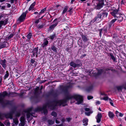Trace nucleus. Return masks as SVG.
Wrapping results in <instances>:
<instances>
[{"instance_id":"f257e3e1","label":"nucleus","mask_w":126,"mask_h":126,"mask_svg":"<svg viewBox=\"0 0 126 126\" xmlns=\"http://www.w3.org/2000/svg\"><path fill=\"white\" fill-rule=\"evenodd\" d=\"M71 87L70 85L67 86L63 87L62 88V91L65 94V99L62 100H56L52 102H48L44 105L42 108L38 107L35 109L34 112L32 113V111L33 110L32 108H30L27 110L25 111L27 113V118H29L31 115L34 116L33 114L35 112L41 111H43L44 114H46L47 113V111L46 109L47 108L51 110H54L55 109L56 107L58 106L62 105L64 106L66 105L67 100L69 99L74 98L77 102L76 104H78V94L74 95H71L68 91L69 88Z\"/></svg>"},{"instance_id":"f03ea898","label":"nucleus","mask_w":126,"mask_h":126,"mask_svg":"<svg viewBox=\"0 0 126 126\" xmlns=\"http://www.w3.org/2000/svg\"><path fill=\"white\" fill-rule=\"evenodd\" d=\"M16 110V109H12L9 113L7 114L0 113V119H2L4 117H5L6 118H9L12 119L13 117V115ZM0 126H5L3 123L0 122Z\"/></svg>"},{"instance_id":"7ed1b4c3","label":"nucleus","mask_w":126,"mask_h":126,"mask_svg":"<svg viewBox=\"0 0 126 126\" xmlns=\"http://www.w3.org/2000/svg\"><path fill=\"white\" fill-rule=\"evenodd\" d=\"M8 94L6 91L3 92L2 93H0V104L2 105H4V97L6 96H7Z\"/></svg>"},{"instance_id":"20e7f679","label":"nucleus","mask_w":126,"mask_h":126,"mask_svg":"<svg viewBox=\"0 0 126 126\" xmlns=\"http://www.w3.org/2000/svg\"><path fill=\"white\" fill-rule=\"evenodd\" d=\"M76 62L77 63H76L74 62H71L70 63V64L71 66L74 68L80 67L82 65V63L79 60H76Z\"/></svg>"},{"instance_id":"39448f33","label":"nucleus","mask_w":126,"mask_h":126,"mask_svg":"<svg viewBox=\"0 0 126 126\" xmlns=\"http://www.w3.org/2000/svg\"><path fill=\"white\" fill-rule=\"evenodd\" d=\"M111 14L113 16L114 18H116L119 16L120 14L118 10H113L112 12H111Z\"/></svg>"},{"instance_id":"423d86ee","label":"nucleus","mask_w":126,"mask_h":126,"mask_svg":"<svg viewBox=\"0 0 126 126\" xmlns=\"http://www.w3.org/2000/svg\"><path fill=\"white\" fill-rule=\"evenodd\" d=\"M20 123L19 124V126H24L26 122V119L24 116L21 117L20 119Z\"/></svg>"},{"instance_id":"0eeeda50","label":"nucleus","mask_w":126,"mask_h":126,"mask_svg":"<svg viewBox=\"0 0 126 126\" xmlns=\"http://www.w3.org/2000/svg\"><path fill=\"white\" fill-rule=\"evenodd\" d=\"M26 16V12L23 13L18 18V20L21 22L23 21L25 19Z\"/></svg>"},{"instance_id":"6e6552de","label":"nucleus","mask_w":126,"mask_h":126,"mask_svg":"<svg viewBox=\"0 0 126 126\" xmlns=\"http://www.w3.org/2000/svg\"><path fill=\"white\" fill-rule=\"evenodd\" d=\"M6 63L7 62L6 61L5 59L3 60H0V64L4 69H5L6 68Z\"/></svg>"},{"instance_id":"1a4fd4ad","label":"nucleus","mask_w":126,"mask_h":126,"mask_svg":"<svg viewBox=\"0 0 126 126\" xmlns=\"http://www.w3.org/2000/svg\"><path fill=\"white\" fill-rule=\"evenodd\" d=\"M38 47H35L32 51V52L33 53L32 55L33 57H34L35 55L36 57H37V52L38 51Z\"/></svg>"},{"instance_id":"9d476101","label":"nucleus","mask_w":126,"mask_h":126,"mask_svg":"<svg viewBox=\"0 0 126 126\" xmlns=\"http://www.w3.org/2000/svg\"><path fill=\"white\" fill-rule=\"evenodd\" d=\"M117 20V19H114L112 20L109 23V25L108 28L109 29H110L112 26L114 25V23Z\"/></svg>"},{"instance_id":"9b49d317","label":"nucleus","mask_w":126,"mask_h":126,"mask_svg":"<svg viewBox=\"0 0 126 126\" xmlns=\"http://www.w3.org/2000/svg\"><path fill=\"white\" fill-rule=\"evenodd\" d=\"M102 117L101 114L100 113H98L96 118L97 120L96 122L97 123H99L101 121Z\"/></svg>"},{"instance_id":"f8f14e48","label":"nucleus","mask_w":126,"mask_h":126,"mask_svg":"<svg viewBox=\"0 0 126 126\" xmlns=\"http://www.w3.org/2000/svg\"><path fill=\"white\" fill-rule=\"evenodd\" d=\"M9 46V44L6 42H4L3 44L0 46V49H1L4 47H7Z\"/></svg>"},{"instance_id":"ddd939ff","label":"nucleus","mask_w":126,"mask_h":126,"mask_svg":"<svg viewBox=\"0 0 126 126\" xmlns=\"http://www.w3.org/2000/svg\"><path fill=\"white\" fill-rule=\"evenodd\" d=\"M101 13L102 16V18L103 17H106L107 16L108 14L106 11H101Z\"/></svg>"},{"instance_id":"4468645a","label":"nucleus","mask_w":126,"mask_h":126,"mask_svg":"<svg viewBox=\"0 0 126 126\" xmlns=\"http://www.w3.org/2000/svg\"><path fill=\"white\" fill-rule=\"evenodd\" d=\"M102 15L101 13L99 12L97 15V16L95 17V20H99L102 18Z\"/></svg>"},{"instance_id":"2eb2a0df","label":"nucleus","mask_w":126,"mask_h":126,"mask_svg":"<svg viewBox=\"0 0 126 126\" xmlns=\"http://www.w3.org/2000/svg\"><path fill=\"white\" fill-rule=\"evenodd\" d=\"M58 24V23L56 22L54 24H53L51 25L49 28V31H51L52 30H53L54 28Z\"/></svg>"},{"instance_id":"dca6fc26","label":"nucleus","mask_w":126,"mask_h":126,"mask_svg":"<svg viewBox=\"0 0 126 126\" xmlns=\"http://www.w3.org/2000/svg\"><path fill=\"white\" fill-rule=\"evenodd\" d=\"M81 37L82 40L84 42H87L88 40V37L86 35H82L81 36Z\"/></svg>"},{"instance_id":"f3484780","label":"nucleus","mask_w":126,"mask_h":126,"mask_svg":"<svg viewBox=\"0 0 126 126\" xmlns=\"http://www.w3.org/2000/svg\"><path fill=\"white\" fill-rule=\"evenodd\" d=\"M8 21V19H6L3 21H0V25H5L7 23Z\"/></svg>"},{"instance_id":"a211bd4d","label":"nucleus","mask_w":126,"mask_h":126,"mask_svg":"<svg viewBox=\"0 0 126 126\" xmlns=\"http://www.w3.org/2000/svg\"><path fill=\"white\" fill-rule=\"evenodd\" d=\"M35 2H34L32 3L30 6V7L29 8L28 10L29 11H30L31 10H34V6H35Z\"/></svg>"},{"instance_id":"6ab92c4d","label":"nucleus","mask_w":126,"mask_h":126,"mask_svg":"<svg viewBox=\"0 0 126 126\" xmlns=\"http://www.w3.org/2000/svg\"><path fill=\"white\" fill-rule=\"evenodd\" d=\"M17 94L15 93H10L8 94V96L9 97H13L16 96Z\"/></svg>"},{"instance_id":"aec40b11","label":"nucleus","mask_w":126,"mask_h":126,"mask_svg":"<svg viewBox=\"0 0 126 126\" xmlns=\"http://www.w3.org/2000/svg\"><path fill=\"white\" fill-rule=\"evenodd\" d=\"M123 15L122 14H120L119 16L117 17L116 18H118V21L120 22L121 21L123 20V18L122 16Z\"/></svg>"},{"instance_id":"412c9836","label":"nucleus","mask_w":126,"mask_h":126,"mask_svg":"<svg viewBox=\"0 0 126 126\" xmlns=\"http://www.w3.org/2000/svg\"><path fill=\"white\" fill-rule=\"evenodd\" d=\"M108 115L109 117L111 119L113 118L114 116V115L113 113L110 111L109 112Z\"/></svg>"},{"instance_id":"4be33fe9","label":"nucleus","mask_w":126,"mask_h":126,"mask_svg":"<svg viewBox=\"0 0 126 126\" xmlns=\"http://www.w3.org/2000/svg\"><path fill=\"white\" fill-rule=\"evenodd\" d=\"M48 41L47 40H45L44 41L43 43L42 44V46L43 47H44L45 46H47L48 44Z\"/></svg>"},{"instance_id":"5701e85b","label":"nucleus","mask_w":126,"mask_h":126,"mask_svg":"<svg viewBox=\"0 0 126 126\" xmlns=\"http://www.w3.org/2000/svg\"><path fill=\"white\" fill-rule=\"evenodd\" d=\"M88 119L87 118L84 119L83 120V125L86 126L88 125Z\"/></svg>"},{"instance_id":"b1692460","label":"nucleus","mask_w":126,"mask_h":126,"mask_svg":"<svg viewBox=\"0 0 126 126\" xmlns=\"http://www.w3.org/2000/svg\"><path fill=\"white\" fill-rule=\"evenodd\" d=\"M69 26L66 23H64L63 24V27H64V30H68L69 28Z\"/></svg>"},{"instance_id":"393cba45","label":"nucleus","mask_w":126,"mask_h":126,"mask_svg":"<svg viewBox=\"0 0 126 126\" xmlns=\"http://www.w3.org/2000/svg\"><path fill=\"white\" fill-rule=\"evenodd\" d=\"M68 7L67 6H65L63 8V11L62 12V14H64L66 12L68 9Z\"/></svg>"},{"instance_id":"a878e982","label":"nucleus","mask_w":126,"mask_h":126,"mask_svg":"<svg viewBox=\"0 0 126 126\" xmlns=\"http://www.w3.org/2000/svg\"><path fill=\"white\" fill-rule=\"evenodd\" d=\"M13 122L16 125H17L18 123V119L16 118L13 119Z\"/></svg>"},{"instance_id":"bb28decb","label":"nucleus","mask_w":126,"mask_h":126,"mask_svg":"<svg viewBox=\"0 0 126 126\" xmlns=\"http://www.w3.org/2000/svg\"><path fill=\"white\" fill-rule=\"evenodd\" d=\"M109 56H110L111 59L113 60V61L115 62L116 61V59L114 56L111 53L109 54Z\"/></svg>"},{"instance_id":"cd10ccee","label":"nucleus","mask_w":126,"mask_h":126,"mask_svg":"<svg viewBox=\"0 0 126 126\" xmlns=\"http://www.w3.org/2000/svg\"><path fill=\"white\" fill-rule=\"evenodd\" d=\"M14 35L13 34H11L9 36L6 37L5 39L7 40H8L14 36Z\"/></svg>"},{"instance_id":"c85d7f7f","label":"nucleus","mask_w":126,"mask_h":126,"mask_svg":"<svg viewBox=\"0 0 126 126\" xmlns=\"http://www.w3.org/2000/svg\"><path fill=\"white\" fill-rule=\"evenodd\" d=\"M54 121H53L51 120H49L47 121L48 124L49 125H53L54 124Z\"/></svg>"},{"instance_id":"c756f323","label":"nucleus","mask_w":126,"mask_h":126,"mask_svg":"<svg viewBox=\"0 0 126 126\" xmlns=\"http://www.w3.org/2000/svg\"><path fill=\"white\" fill-rule=\"evenodd\" d=\"M103 5L100 4L99 3H98L97 5L96 6V9H99L101 8L102 6Z\"/></svg>"},{"instance_id":"7c9ffc66","label":"nucleus","mask_w":126,"mask_h":126,"mask_svg":"<svg viewBox=\"0 0 126 126\" xmlns=\"http://www.w3.org/2000/svg\"><path fill=\"white\" fill-rule=\"evenodd\" d=\"M9 76V74L8 71H7L6 72V74H5L4 78V79H5L7 78Z\"/></svg>"},{"instance_id":"2f4dec72","label":"nucleus","mask_w":126,"mask_h":126,"mask_svg":"<svg viewBox=\"0 0 126 126\" xmlns=\"http://www.w3.org/2000/svg\"><path fill=\"white\" fill-rule=\"evenodd\" d=\"M39 88L38 87H37L34 90V94H38V91L39 90Z\"/></svg>"},{"instance_id":"473e14b6","label":"nucleus","mask_w":126,"mask_h":126,"mask_svg":"<svg viewBox=\"0 0 126 126\" xmlns=\"http://www.w3.org/2000/svg\"><path fill=\"white\" fill-rule=\"evenodd\" d=\"M104 72L103 70L102 69H100L98 70V73L97 74V75H99Z\"/></svg>"},{"instance_id":"72a5a7b5","label":"nucleus","mask_w":126,"mask_h":126,"mask_svg":"<svg viewBox=\"0 0 126 126\" xmlns=\"http://www.w3.org/2000/svg\"><path fill=\"white\" fill-rule=\"evenodd\" d=\"M46 10V8H45L44 9H43L41 10V12L39 14V15H40L44 13V12H45Z\"/></svg>"},{"instance_id":"f704fd0d","label":"nucleus","mask_w":126,"mask_h":126,"mask_svg":"<svg viewBox=\"0 0 126 126\" xmlns=\"http://www.w3.org/2000/svg\"><path fill=\"white\" fill-rule=\"evenodd\" d=\"M51 48L55 52H56V48L53 45L52 46Z\"/></svg>"},{"instance_id":"c9c22d12","label":"nucleus","mask_w":126,"mask_h":126,"mask_svg":"<svg viewBox=\"0 0 126 126\" xmlns=\"http://www.w3.org/2000/svg\"><path fill=\"white\" fill-rule=\"evenodd\" d=\"M92 86H90L87 88L86 89V90L87 92H89L92 90Z\"/></svg>"},{"instance_id":"e433bc0d","label":"nucleus","mask_w":126,"mask_h":126,"mask_svg":"<svg viewBox=\"0 0 126 126\" xmlns=\"http://www.w3.org/2000/svg\"><path fill=\"white\" fill-rule=\"evenodd\" d=\"M4 72V70L3 68L1 67L0 65V74H3Z\"/></svg>"},{"instance_id":"4c0bfd02","label":"nucleus","mask_w":126,"mask_h":126,"mask_svg":"<svg viewBox=\"0 0 126 126\" xmlns=\"http://www.w3.org/2000/svg\"><path fill=\"white\" fill-rule=\"evenodd\" d=\"M45 26V25L42 24V25H39L37 27L38 29H41L43 28Z\"/></svg>"},{"instance_id":"58836bf2","label":"nucleus","mask_w":126,"mask_h":126,"mask_svg":"<svg viewBox=\"0 0 126 126\" xmlns=\"http://www.w3.org/2000/svg\"><path fill=\"white\" fill-rule=\"evenodd\" d=\"M12 102L11 101L8 100L6 101V105H10L12 103Z\"/></svg>"},{"instance_id":"ea45409f","label":"nucleus","mask_w":126,"mask_h":126,"mask_svg":"<svg viewBox=\"0 0 126 126\" xmlns=\"http://www.w3.org/2000/svg\"><path fill=\"white\" fill-rule=\"evenodd\" d=\"M93 111H90L89 112H85V114L87 116H89L91 113H93Z\"/></svg>"},{"instance_id":"a19ab883","label":"nucleus","mask_w":126,"mask_h":126,"mask_svg":"<svg viewBox=\"0 0 126 126\" xmlns=\"http://www.w3.org/2000/svg\"><path fill=\"white\" fill-rule=\"evenodd\" d=\"M32 36V34L31 33H29L27 35V38L28 39H31Z\"/></svg>"},{"instance_id":"79ce46f5","label":"nucleus","mask_w":126,"mask_h":126,"mask_svg":"<svg viewBox=\"0 0 126 126\" xmlns=\"http://www.w3.org/2000/svg\"><path fill=\"white\" fill-rule=\"evenodd\" d=\"M98 3L103 6V5H104V0H99Z\"/></svg>"},{"instance_id":"37998d69","label":"nucleus","mask_w":126,"mask_h":126,"mask_svg":"<svg viewBox=\"0 0 126 126\" xmlns=\"http://www.w3.org/2000/svg\"><path fill=\"white\" fill-rule=\"evenodd\" d=\"M51 115L55 117H56L57 115V113L54 111H53L52 112Z\"/></svg>"},{"instance_id":"c03bdc74","label":"nucleus","mask_w":126,"mask_h":126,"mask_svg":"<svg viewBox=\"0 0 126 126\" xmlns=\"http://www.w3.org/2000/svg\"><path fill=\"white\" fill-rule=\"evenodd\" d=\"M109 101L110 102V104H111V106H113L114 105H113V103H112V100H111V99L110 98L109 99Z\"/></svg>"},{"instance_id":"a18cd8bd","label":"nucleus","mask_w":126,"mask_h":126,"mask_svg":"<svg viewBox=\"0 0 126 126\" xmlns=\"http://www.w3.org/2000/svg\"><path fill=\"white\" fill-rule=\"evenodd\" d=\"M56 37V35L55 34H54L51 36L49 38L51 40H53L54 38Z\"/></svg>"},{"instance_id":"49530a36","label":"nucleus","mask_w":126,"mask_h":126,"mask_svg":"<svg viewBox=\"0 0 126 126\" xmlns=\"http://www.w3.org/2000/svg\"><path fill=\"white\" fill-rule=\"evenodd\" d=\"M4 124L6 126H10V123L8 122H6Z\"/></svg>"},{"instance_id":"de8ad7c7","label":"nucleus","mask_w":126,"mask_h":126,"mask_svg":"<svg viewBox=\"0 0 126 126\" xmlns=\"http://www.w3.org/2000/svg\"><path fill=\"white\" fill-rule=\"evenodd\" d=\"M109 97L108 96H106L104 97L103 98V99L105 100H109Z\"/></svg>"},{"instance_id":"09e8293b","label":"nucleus","mask_w":126,"mask_h":126,"mask_svg":"<svg viewBox=\"0 0 126 126\" xmlns=\"http://www.w3.org/2000/svg\"><path fill=\"white\" fill-rule=\"evenodd\" d=\"M117 89L119 91H121L122 87L121 86H118L117 87Z\"/></svg>"},{"instance_id":"8fccbe9b","label":"nucleus","mask_w":126,"mask_h":126,"mask_svg":"<svg viewBox=\"0 0 126 126\" xmlns=\"http://www.w3.org/2000/svg\"><path fill=\"white\" fill-rule=\"evenodd\" d=\"M93 98V97L92 96H87V99L88 100L92 99Z\"/></svg>"},{"instance_id":"3c124183","label":"nucleus","mask_w":126,"mask_h":126,"mask_svg":"<svg viewBox=\"0 0 126 126\" xmlns=\"http://www.w3.org/2000/svg\"><path fill=\"white\" fill-rule=\"evenodd\" d=\"M31 62L32 63H33L35 62V59H31Z\"/></svg>"},{"instance_id":"603ef678","label":"nucleus","mask_w":126,"mask_h":126,"mask_svg":"<svg viewBox=\"0 0 126 126\" xmlns=\"http://www.w3.org/2000/svg\"><path fill=\"white\" fill-rule=\"evenodd\" d=\"M16 116L19 117L20 115V113L19 112H17L16 115Z\"/></svg>"},{"instance_id":"864d4df0","label":"nucleus","mask_w":126,"mask_h":126,"mask_svg":"<svg viewBox=\"0 0 126 126\" xmlns=\"http://www.w3.org/2000/svg\"><path fill=\"white\" fill-rule=\"evenodd\" d=\"M47 117H43L42 120L44 121H46L47 120Z\"/></svg>"},{"instance_id":"5fc2aeb1","label":"nucleus","mask_w":126,"mask_h":126,"mask_svg":"<svg viewBox=\"0 0 126 126\" xmlns=\"http://www.w3.org/2000/svg\"><path fill=\"white\" fill-rule=\"evenodd\" d=\"M105 70L107 71H108V70H111L112 71V69H111V68H106V69Z\"/></svg>"},{"instance_id":"6e6d98bb","label":"nucleus","mask_w":126,"mask_h":126,"mask_svg":"<svg viewBox=\"0 0 126 126\" xmlns=\"http://www.w3.org/2000/svg\"><path fill=\"white\" fill-rule=\"evenodd\" d=\"M85 110L86 111H89L90 110V109L88 108H86L85 109Z\"/></svg>"},{"instance_id":"4d7b16f0","label":"nucleus","mask_w":126,"mask_h":126,"mask_svg":"<svg viewBox=\"0 0 126 126\" xmlns=\"http://www.w3.org/2000/svg\"><path fill=\"white\" fill-rule=\"evenodd\" d=\"M102 29H100L99 30V34L100 35V36L101 35V33L102 31Z\"/></svg>"},{"instance_id":"13d9d810","label":"nucleus","mask_w":126,"mask_h":126,"mask_svg":"<svg viewBox=\"0 0 126 126\" xmlns=\"http://www.w3.org/2000/svg\"><path fill=\"white\" fill-rule=\"evenodd\" d=\"M39 22V19L36 20L35 21V23H38Z\"/></svg>"},{"instance_id":"bf43d9fd","label":"nucleus","mask_w":126,"mask_h":126,"mask_svg":"<svg viewBox=\"0 0 126 126\" xmlns=\"http://www.w3.org/2000/svg\"><path fill=\"white\" fill-rule=\"evenodd\" d=\"M68 122H70L71 120V119L70 118H66Z\"/></svg>"},{"instance_id":"052dcab7","label":"nucleus","mask_w":126,"mask_h":126,"mask_svg":"<svg viewBox=\"0 0 126 126\" xmlns=\"http://www.w3.org/2000/svg\"><path fill=\"white\" fill-rule=\"evenodd\" d=\"M6 4H7V6L8 8H9L11 7V5H10V4L7 3Z\"/></svg>"},{"instance_id":"680f3d73","label":"nucleus","mask_w":126,"mask_h":126,"mask_svg":"<svg viewBox=\"0 0 126 126\" xmlns=\"http://www.w3.org/2000/svg\"><path fill=\"white\" fill-rule=\"evenodd\" d=\"M86 56V54H83V55H82L81 56V57L82 58L83 57H84L85 56Z\"/></svg>"},{"instance_id":"e2e57ef3","label":"nucleus","mask_w":126,"mask_h":126,"mask_svg":"<svg viewBox=\"0 0 126 126\" xmlns=\"http://www.w3.org/2000/svg\"><path fill=\"white\" fill-rule=\"evenodd\" d=\"M123 114L122 113H119V116H120L122 117L123 116Z\"/></svg>"},{"instance_id":"0e129e2a","label":"nucleus","mask_w":126,"mask_h":126,"mask_svg":"<svg viewBox=\"0 0 126 126\" xmlns=\"http://www.w3.org/2000/svg\"><path fill=\"white\" fill-rule=\"evenodd\" d=\"M125 2V1L124 0H122L121 1V4H124V2Z\"/></svg>"},{"instance_id":"69168bd1","label":"nucleus","mask_w":126,"mask_h":126,"mask_svg":"<svg viewBox=\"0 0 126 126\" xmlns=\"http://www.w3.org/2000/svg\"><path fill=\"white\" fill-rule=\"evenodd\" d=\"M2 77L1 76L0 77V84L1 83V82H2Z\"/></svg>"},{"instance_id":"338daca9","label":"nucleus","mask_w":126,"mask_h":126,"mask_svg":"<svg viewBox=\"0 0 126 126\" xmlns=\"http://www.w3.org/2000/svg\"><path fill=\"white\" fill-rule=\"evenodd\" d=\"M66 50L67 51H69L70 50V49L69 48L67 47L66 48Z\"/></svg>"},{"instance_id":"774afa93","label":"nucleus","mask_w":126,"mask_h":126,"mask_svg":"<svg viewBox=\"0 0 126 126\" xmlns=\"http://www.w3.org/2000/svg\"><path fill=\"white\" fill-rule=\"evenodd\" d=\"M100 102L99 101H97L96 102V104H100Z\"/></svg>"}]
</instances>
